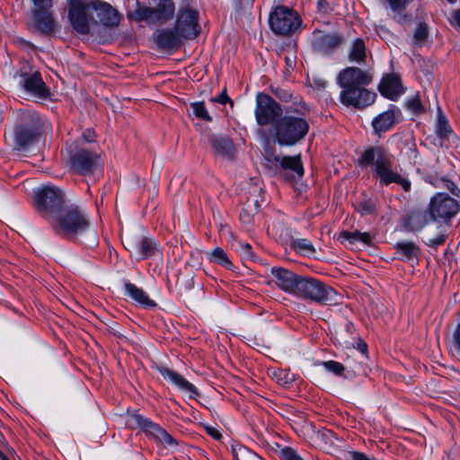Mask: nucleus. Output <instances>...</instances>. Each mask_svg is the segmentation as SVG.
Segmentation results:
<instances>
[{"instance_id": "nucleus-1", "label": "nucleus", "mask_w": 460, "mask_h": 460, "mask_svg": "<svg viewBox=\"0 0 460 460\" xmlns=\"http://www.w3.org/2000/svg\"><path fill=\"white\" fill-rule=\"evenodd\" d=\"M372 79L373 75L368 70L356 66L342 69L337 76V83L341 88V102L359 110L374 103L376 93L367 89Z\"/></svg>"}, {"instance_id": "nucleus-2", "label": "nucleus", "mask_w": 460, "mask_h": 460, "mask_svg": "<svg viewBox=\"0 0 460 460\" xmlns=\"http://www.w3.org/2000/svg\"><path fill=\"white\" fill-rule=\"evenodd\" d=\"M359 165L372 167V174L381 186L392 183L400 185L404 191H409L411 183L408 178L400 173L392 159V155L380 146L367 148L359 157Z\"/></svg>"}, {"instance_id": "nucleus-3", "label": "nucleus", "mask_w": 460, "mask_h": 460, "mask_svg": "<svg viewBox=\"0 0 460 460\" xmlns=\"http://www.w3.org/2000/svg\"><path fill=\"white\" fill-rule=\"evenodd\" d=\"M306 115L298 109L288 108L273 126L275 141L281 146H293L305 139L309 132Z\"/></svg>"}, {"instance_id": "nucleus-4", "label": "nucleus", "mask_w": 460, "mask_h": 460, "mask_svg": "<svg viewBox=\"0 0 460 460\" xmlns=\"http://www.w3.org/2000/svg\"><path fill=\"white\" fill-rule=\"evenodd\" d=\"M48 223L56 234L73 240L90 228L89 217L85 212L70 202H67Z\"/></svg>"}, {"instance_id": "nucleus-5", "label": "nucleus", "mask_w": 460, "mask_h": 460, "mask_svg": "<svg viewBox=\"0 0 460 460\" xmlns=\"http://www.w3.org/2000/svg\"><path fill=\"white\" fill-rule=\"evenodd\" d=\"M294 296L327 305L340 303V295L332 287L311 277L301 276Z\"/></svg>"}, {"instance_id": "nucleus-6", "label": "nucleus", "mask_w": 460, "mask_h": 460, "mask_svg": "<svg viewBox=\"0 0 460 460\" xmlns=\"http://www.w3.org/2000/svg\"><path fill=\"white\" fill-rule=\"evenodd\" d=\"M33 199L36 211L47 222L68 202L63 190L55 185L34 190Z\"/></svg>"}, {"instance_id": "nucleus-7", "label": "nucleus", "mask_w": 460, "mask_h": 460, "mask_svg": "<svg viewBox=\"0 0 460 460\" xmlns=\"http://www.w3.org/2000/svg\"><path fill=\"white\" fill-rule=\"evenodd\" d=\"M175 13L172 0H159L155 7L140 5L130 13V18L137 22H145L148 25H162L172 20Z\"/></svg>"}, {"instance_id": "nucleus-8", "label": "nucleus", "mask_w": 460, "mask_h": 460, "mask_svg": "<svg viewBox=\"0 0 460 460\" xmlns=\"http://www.w3.org/2000/svg\"><path fill=\"white\" fill-rule=\"evenodd\" d=\"M265 165L275 173H279L284 180L294 181L300 180L305 173L304 165L300 155H269L265 157Z\"/></svg>"}, {"instance_id": "nucleus-9", "label": "nucleus", "mask_w": 460, "mask_h": 460, "mask_svg": "<svg viewBox=\"0 0 460 460\" xmlns=\"http://www.w3.org/2000/svg\"><path fill=\"white\" fill-rule=\"evenodd\" d=\"M269 22L276 34L289 35L299 30L302 21L296 12L279 6L270 15Z\"/></svg>"}, {"instance_id": "nucleus-10", "label": "nucleus", "mask_w": 460, "mask_h": 460, "mask_svg": "<svg viewBox=\"0 0 460 460\" xmlns=\"http://www.w3.org/2000/svg\"><path fill=\"white\" fill-rule=\"evenodd\" d=\"M255 118L260 126L275 124L283 114L281 106L269 94L259 93L256 96Z\"/></svg>"}, {"instance_id": "nucleus-11", "label": "nucleus", "mask_w": 460, "mask_h": 460, "mask_svg": "<svg viewBox=\"0 0 460 460\" xmlns=\"http://www.w3.org/2000/svg\"><path fill=\"white\" fill-rule=\"evenodd\" d=\"M50 129L49 122L36 112H31V155L40 157L45 148L46 135Z\"/></svg>"}, {"instance_id": "nucleus-12", "label": "nucleus", "mask_w": 460, "mask_h": 460, "mask_svg": "<svg viewBox=\"0 0 460 460\" xmlns=\"http://www.w3.org/2000/svg\"><path fill=\"white\" fill-rule=\"evenodd\" d=\"M174 30L184 39H194L199 32V12L190 6L178 12Z\"/></svg>"}, {"instance_id": "nucleus-13", "label": "nucleus", "mask_w": 460, "mask_h": 460, "mask_svg": "<svg viewBox=\"0 0 460 460\" xmlns=\"http://www.w3.org/2000/svg\"><path fill=\"white\" fill-rule=\"evenodd\" d=\"M129 425H136L145 433L153 436L166 447H174L178 445L177 441L165 429L143 415L138 413L132 414Z\"/></svg>"}, {"instance_id": "nucleus-14", "label": "nucleus", "mask_w": 460, "mask_h": 460, "mask_svg": "<svg viewBox=\"0 0 460 460\" xmlns=\"http://www.w3.org/2000/svg\"><path fill=\"white\" fill-rule=\"evenodd\" d=\"M459 210L457 201L444 193H438L429 202V211L432 220L450 219L455 217Z\"/></svg>"}, {"instance_id": "nucleus-15", "label": "nucleus", "mask_w": 460, "mask_h": 460, "mask_svg": "<svg viewBox=\"0 0 460 460\" xmlns=\"http://www.w3.org/2000/svg\"><path fill=\"white\" fill-rule=\"evenodd\" d=\"M88 9H92L90 0H71L68 17L73 28L81 34L89 32Z\"/></svg>"}, {"instance_id": "nucleus-16", "label": "nucleus", "mask_w": 460, "mask_h": 460, "mask_svg": "<svg viewBox=\"0 0 460 460\" xmlns=\"http://www.w3.org/2000/svg\"><path fill=\"white\" fill-rule=\"evenodd\" d=\"M155 368L165 380L169 381L179 390L188 394L189 398L195 399L199 395L196 386L174 370L167 367L158 365H155Z\"/></svg>"}, {"instance_id": "nucleus-17", "label": "nucleus", "mask_w": 460, "mask_h": 460, "mask_svg": "<svg viewBox=\"0 0 460 460\" xmlns=\"http://www.w3.org/2000/svg\"><path fill=\"white\" fill-rule=\"evenodd\" d=\"M98 158L96 154L81 149L70 156V166L75 172L85 175L96 168Z\"/></svg>"}, {"instance_id": "nucleus-18", "label": "nucleus", "mask_w": 460, "mask_h": 460, "mask_svg": "<svg viewBox=\"0 0 460 460\" xmlns=\"http://www.w3.org/2000/svg\"><path fill=\"white\" fill-rule=\"evenodd\" d=\"M271 274L275 278L276 285L282 291L292 296L295 295L301 275L281 267H273Z\"/></svg>"}, {"instance_id": "nucleus-19", "label": "nucleus", "mask_w": 460, "mask_h": 460, "mask_svg": "<svg viewBox=\"0 0 460 460\" xmlns=\"http://www.w3.org/2000/svg\"><path fill=\"white\" fill-rule=\"evenodd\" d=\"M90 4L102 25L114 27L119 23V14L110 4L101 0H90Z\"/></svg>"}, {"instance_id": "nucleus-20", "label": "nucleus", "mask_w": 460, "mask_h": 460, "mask_svg": "<svg viewBox=\"0 0 460 460\" xmlns=\"http://www.w3.org/2000/svg\"><path fill=\"white\" fill-rule=\"evenodd\" d=\"M378 90L384 97L391 101H396L404 93L401 79L395 74L385 75L379 84Z\"/></svg>"}, {"instance_id": "nucleus-21", "label": "nucleus", "mask_w": 460, "mask_h": 460, "mask_svg": "<svg viewBox=\"0 0 460 460\" xmlns=\"http://www.w3.org/2000/svg\"><path fill=\"white\" fill-rule=\"evenodd\" d=\"M54 94L46 85L40 72L31 73V101L38 103H44L53 100Z\"/></svg>"}, {"instance_id": "nucleus-22", "label": "nucleus", "mask_w": 460, "mask_h": 460, "mask_svg": "<svg viewBox=\"0 0 460 460\" xmlns=\"http://www.w3.org/2000/svg\"><path fill=\"white\" fill-rule=\"evenodd\" d=\"M341 41V40L337 34L323 33L321 31H314L313 48L320 53L327 54L333 51Z\"/></svg>"}, {"instance_id": "nucleus-23", "label": "nucleus", "mask_w": 460, "mask_h": 460, "mask_svg": "<svg viewBox=\"0 0 460 460\" xmlns=\"http://www.w3.org/2000/svg\"><path fill=\"white\" fill-rule=\"evenodd\" d=\"M429 221H432V218H430L429 210L413 209L406 215L403 224L408 231L419 232L422 230Z\"/></svg>"}, {"instance_id": "nucleus-24", "label": "nucleus", "mask_w": 460, "mask_h": 460, "mask_svg": "<svg viewBox=\"0 0 460 460\" xmlns=\"http://www.w3.org/2000/svg\"><path fill=\"white\" fill-rule=\"evenodd\" d=\"M124 289L125 295L142 307L154 308L157 305L143 288H138L129 281H125Z\"/></svg>"}, {"instance_id": "nucleus-25", "label": "nucleus", "mask_w": 460, "mask_h": 460, "mask_svg": "<svg viewBox=\"0 0 460 460\" xmlns=\"http://www.w3.org/2000/svg\"><path fill=\"white\" fill-rule=\"evenodd\" d=\"M181 38L174 28L164 29L157 32L155 41L161 49H177L181 44Z\"/></svg>"}, {"instance_id": "nucleus-26", "label": "nucleus", "mask_w": 460, "mask_h": 460, "mask_svg": "<svg viewBox=\"0 0 460 460\" xmlns=\"http://www.w3.org/2000/svg\"><path fill=\"white\" fill-rule=\"evenodd\" d=\"M397 258L403 261H418L420 248L413 242L402 241L394 244Z\"/></svg>"}, {"instance_id": "nucleus-27", "label": "nucleus", "mask_w": 460, "mask_h": 460, "mask_svg": "<svg viewBox=\"0 0 460 460\" xmlns=\"http://www.w3.org/2000/svg\"><path fill=\"white\" fill-rule=\"evenodd\" d=\"M395 106L391 105L387 111L377 115L372 120V126L374 131L380 135L381 133L386 132L395 124Z\"/></svg>"}, {"instance_id": "nucleus-28", "label": "nucleus", "mask_w": 460, "mask_h": 460, "mask_svg": "<svg viewBox=\"0 0 460 460\" xmlns=\"http://www.w3.org/2000/svg\"><path fill=\"white\" fill-rule=\"evenodd\" d=\"M159 252V243L151 237H141L135 244V252L139 259L152 257Z\"/></svg>"}, {"instance_id": "nucleus-29", "label": "nucleus", "mask_w": 460, "mask_h": 460, "mask_svg": "<svg viewBox=\"0 0 460 460\" xmlns=\"http://www.w3.org/2000/svg\"><path fill=\"white\" fill-rule=\"evenodd\" d=\"M35 28L44 34H50L55 30V22L49 10L35 11L33 14Z\"/></svg>"}, {"instance_id": "nucleus-30", "label": "nucleus", "mask_w": 460, "mask_h": 460, "mask_svg": "<svg viewBox=\"0 0 460 460\" xmlns=\"http://www.w3.org/2000/svg\"><path fill=\"white\" fill-rule=\"evenodd\" d=\"M339 240L342 243L348 242L349 244H354L357 242H361L367 245L372 243L371 235L368 233H361L359 231H342L339 235Z\"/></svg>"}, {"instance_id": "nucleus-31", "label": "nucleus", "mask_w": 460, "mask_h": 460, "mask_svg": "<svg viewBox=\"0 0 460 460\" xmlns=\"http://www.w3.org/2000/svg\"><path fill=\"white\" fill-rule=\"evenodd\" d=\"M290 247L304 256H313L316 252L313 243L306 238H291Z\"/></svg>"}, {"instance_id": "nucleus-32", "label": "nucleus", "mask_w": 460, "mask_h": 460, "mask_svg": "<svg viewBox=\"0 0 460 460\" xmlns=\"http://www.w3.org/2000/svg\"><path fill=\"white\" fill-rule=\"evenodd\" d=\"M207 259L213 263L218 264L227 270H232L234 265L226 252L221 247H216L206 253Z\"/></svg>"}, {"instance_id": "nucleus-33", "label": "nucleus", "mask_w": 460, "mask_h": 460, "mask_svg": "<svg viewBox=\"0 0 460 460\" xmlns=\"http://www.w3.org/2000/svg\"><path fill=\"white\" fill-rule=\"evenodd\" d=\"M436 134L439 138H448L453 129L440 107L438 108Z\"/></svg>"}, {"instance_id": "nucleus-34", "label": "nucleus", "mask_w": 460, "mask_h": 460, "mask_svg": "<svg viewBox=\"0 0 460 460\" xmlns=\"http://www.w3.org/2000/svg\"><path fill=\"white\" fill-rule=\"evenodd\" d=\"M393 13V18L399 23L403 24L407 21L404 14L407 0H385Z\"/></svg>"}, {"instance_id": "nucleus-35", "label": "nucleus", "mask_w": 460, "mask_h": 460, "mask_svg": "<svg viewBox=\"0 0 460 460\" xmlns=\"http://www.w3.org/2000/svg\"><path fill=\"white\" fill-rule=\"evenodd\" d=\"M366 58V47L362 39L357 38L351 45L349 52V58L352 62L361 63L364 62Z\"/></svg>"}, {"instance_id": "nucleus-36", "label": "nucleus", "mask_w": 460, "mask_h": 460, "mask_svg": "<svg viewBox=\"0 0 460 460\" xmlns=\"http://www.w3.org/2000/svg\"><path fill=\"white\" fill-rule=\"evenodd\" d=\"M213 148L216 153L224 156H232L234 155V145L233 142L225 137H218L213 140Z\"/></svg>"}, {"instance_id": "nucleus-37", "label": "nucleus", "mask_w": 460, "mask_h": 460, "mask_svg": "<svg viewBox=\"0 0 460 460\" xmlns=\"http://www.w3.org/2000/svg\"><path fill=\"white\" fill-rule=\"evenodd\" d=\"M234 460H263L253 451L244 446H238L233 449Z\"/></svg>"}, {"instance_id": "nucleus-38", "label": "nucleus", "mask_w": 460, "mask_h": 460, "mask_svg": "<svg viewBox=\"0 0 460 460\" xmlns=\"http://www.w3.org/2000/svg\"><path fill=\"white\" fill-rule=\"evenodd\" d=\"M190 109L195 118L207 122L212 121V117L209 115L204 102H195L190 103Z\"/></svg>"}, {"instance_id": "nucleus-39", "label": "nucleus", "mask_w": 460, "mask_h": 460, "mask_svg": "<svg viewBox=\"0 0 460 460\" xmlns=\"http://www.w3.org/2000/svg\"><path fill=\"white\" fill-rule=\"evenodd\" d=\"M429 35V29L426 23L420 22L414 31L412 44L416 47L422 46Z\"/></svg>"}, {"instance_id": "nucleus-40", "label": "nucleus", "mask_w": 460, "mask_h": 460, "mask_svg": "<svg viewBox=\"0 0 460 460\" xmlns=\"http://www.w3.org/2000/svg\"><path fill=\"white\" fill-rule=\"evenodd\" d=\"M321 365L324 367L326 371L331 372L337 376H341L345 371L344 366L338 361H323Z\"/></svg>"}, {"instance_id": "nucleus-41", "label": "nucleus", "mask_w": 460, "mask_h": 460, "mask_svg": "<svg viewBox=\"0 0 460 460\" xmlns=\"http://www.w3.org/2000/svg\"><path fill=\"white\" fill-rule=\"evenodd\" d=\"M279 457L281 460H304L298 452L290 447L281 448Z\"/></svg>"}, {"instance_id": "nucleus-42", "label": "nucleus", "mask_w": 460, "mask_h": 460, "mask_svg": "<svg viewBox=\"0 0 460 460\" xmlns=\"http://www.w3.org/2000/svg\"><path fill=\"white\" fill-rule=\"evenodd\" d=\"M15 140L17 145L22 148L29 144V131L27 128L17 130L15 133Z\"/></svg>"}, {"instance_id": "nucleus-43", "label": "nucleus", "mask_w": 460, "mask_h": 460, "mask_svg": "<svg viewBox=\"0 0 460 460\" xmlns=\"http://www.w3.org/2000/svg\"><path fill=\"white\" fill-rule=\"evenodd\" d=\"M407 108L415 114L423 111V107L418 96L412 97L407 101Z\"/></svg>"}, {"instance_id": "nucleus-44", "label": "nucleus", "mask_w": 460, "mask_h": 460, "mask_svg": "<svg viewBox=\"0 0 460 460\" xmlns=\"http://www.w3.org/2000/svg\"><path fill=\"white\" fill-rule=\"evenodd\" d=\"M37 11L49 10L52 6L53 0H32Z\"/></svg>"}, {"instance_id": "nucleus-45", "label": "nucleus", "mask_w": 460, "mask_h": 460, "mask_svg": "<svg viewBox=\"0 0 460 460\" xmlns=\"http://www.w3.org/2000/svg\"><path fill=\"white\" fill-rule=\"evenodd\" d=\"M272 93L280 100V101H283V102H288L291 100V93H289L288 92H287L286 90H283V89H275V90H272Z\"/></svg>"}, {"instance_id": "nucleus-46", "label": "nucleus", "mask_w": 460, "mask_h": 460, "mask_svg": "<svg viewBox=\"0 0 460 460\" xmlns=\"http://www.w3.org/2000/svg\"><path fill=\"white\" fill-rule=\"evenodd\" d=\"M310 84L315 89L320 90L327 86V81L323 78L314 77L310 82Z\"/></svg>"}, {"instance_id": "nucleus-47", "label": "nucleus", "mask_w": 460, "mask_h": 460, "mask_svg": "<svg viewBox=\"0 0 460 460\" xmlns=\"http://www.w3.org/2000/svg\"><path fill=\"white\" fill-rule=\"evenodd\" d=\"M211 102H218L221 104H226V102H230V99L227 96L226 91H224L221 93L217 94V96L211 98Z\"/></svg>"}, {"instance_id": "nucleus-48", "label": "nucleus", "mask_w": 460, "mask_h": 460, "mask_svg": "<svg viewBox=\"0 0 460 460\" xmlns=\"http://www.w3.org/2000/svg\"><path fill=\"white\" fill-rule=\"evenodd\" d=\"M350 460H374L369 458L366 454L358 451H353L349 453Z\"/></svg>"}, {"instance_id": "nucleus-49", "label": "nucleus", "mask_w": 460, "mask_h": 460, "mask_svg": "<svg viewBox=\"0 0 460 460\" xmlns=\"http://www.w3.org/2000/svg\"><path fill=\"white\" fill-rule=\"evenodd\" d=\"M446 241V235L445 234H438L435 238L429 240V243L434 246H438L442 243H444Z\"/></svg>"}, {"instance_id": "nucleus-50", "label": "nucleus", "mask_w": 460, "mask_h": 460, "mask_svg": "<svg viewBox=\"0 0 460 460\" xmlns=\"http://www.w3.org/2000/svg\"><path fill=\"white\" fill-rule=\"evenodd\" d=\"M452 25H456L460 29V9L456 10L453 14V19L451 21Z\"/></svg>"}, {"instance_id": "nucleus-51", "label": "nucleus", "mask_w": 460, "mask_h": 460, "mask_svg": "<svg viewBox=\"0 0 460 460\" xmlns=\"http://www.w3.org/2000/svg\"><path fill=\"white\" fill-rule=\"evenodd\" d=\"M83 137L87 142H93L94 140V133L90 129L84 132Z\"/></svg>"}, {"instance_id": "nucleus-52", "label": "nucleus", "mask_w": 460, "mask_h": 460, "mask_svg": "<svg viewBox=\"0 0 460 460\" xmlns=\"http://www.w3.org/2000/svg\"><path fill=\"white\" fill-rule=\"evenodd\" d=\"M240 219L241 221H243V223H246V224H249L252 220V217L251 216L249 215V213H247L246 211L243 210L241 213H240Z\"/></svg>"}, {"instance_id": "nucleus-53", "label": "nucleus", "mask_w": 460, "mask_h": 460, "mask_svg": "<svg viewBox=\"0 0 460 460\" xmlns=\"http://www.w3.org/2000/svg\"><path fill=\"white\" fill-rule=\"evenodd\" d=\"M22 80L20 81V83L22 84L23 87L26 89V90H29V76L24 73V74H22Z\"/></svg>"}, {"instance_id": "nucleus-54", "label": "nucleus", "mask_w": 460, "mask_h": 460, "mask_svg": "<svg viewBox=\"0 0 460 460\" xmlns=\"http://www.w3.org/2000/svg\"><path fill=\"white\" fill-rule=\"evenodd\" d=\"M323 439H330L331 438L333 437V432L332 430H329V429H325L323 430L321 435Z\"/></svg>"}, {"instance_id": "nucleus-55", "label": "nucleus", "mask_w": 460, "mask_h": 460, "mask_svg": "<svg viewBox=\"0 0 460 460\" xmlns=\"http://www.w3.org/2000/svg\"><path fill=\"white\" fill-rule=\"evenodd\" d=\"M358 350L362 353V354H366L367 353V345L366 342H363V341H360L358 345Z\"/></svg>"}, {"instance_id": "nucleus-56", "label": "nucleus", "mask_w": 460, "mask_h": 460, "mask_svg": "<svg viewBox=\"0 0 460 460\" xmlns=\"http://www.w3.org/2000/svg\"><path fill=\"white\" fill-rule=\"evenodd\" d=\"M210 434L216 439H219L221 438V435L219 434L218 431H214V432H211Z\"/></svg>"}, {"instance_id": "nucleus-57", "label": "nucleus", "mask_w": 460, "mask_h": 460, "mask_svg": "<svg viewBox=\"0 0 460 460\" xmlns=\"http://www.w3.org/2000/svg\"><path fill=\"white\" fill-rule=\"evenodd\" d=\"M0 460H8L7 457L0 451Z\"/></svg>"}, {"instance_id": "nucleus-58", "label": "nucleus", "mask_w": 460, "mask_h": 460, "mask_svg": "<svg viewBox=\"0 0 460 460\" xmlns=\"http://www.w3.org/2000/svg\"><path fill=\"white\" fill-rule=\"evenodd\" d=\"M452 193L455 195H458V193L455 190H452Z\"/></svg>"}, {"instance_id": "nucleus-59", "label": "nucleus", "mask_w": 460, "mask_h": 460, "mask_svg": "<svg viewBox=\"0 0 460 460\" xmlns=\"http://www.w3.org/2000/svg\"><path fill=\"white\" fill-rule=\"evenodd\" d=\"M291 382H292V379L287 380V381H285V384H288V383H291Z\"/></svg>"}, {"instance_id": "nucleus-60", "label": "nucleus", "mask_w": 460, "mask_h": 460, "mask_svg": "<svg viewBox=\"0 0 460 460\" xmlns=\"http://www.w3.org/2000/svg\"><path fill=\"white\" fill-rule=\"evenodd\" d=\"M245 248L250 249V248H251L250 244H246V245H245Z\"/></svg>"}, {"instance_id": "nucleus-61", "label": "nucleus", "mask_w": 460, "mask_h": 460, "mask_svg": "<svg viewBox=\"0 0 460 460\" xmlns=\"http://www.w3.org/2000/svg\"><path fill=\"white\" fill-rule=\"evenodd\" d=\"M449 2H453V0H448Z\"/></svg>"}]
</instances>
